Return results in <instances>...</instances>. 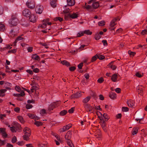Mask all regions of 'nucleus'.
<instances>
[{"mask_svg":"<svg viewBox=\"0 0 147 147\" xmlns=\"http://www.w3.org/2000/svg\"><path fill=\"white\" fill-rule=\"evenodd\" d=\"M142 86L139 85L136 87V90L138 92H141L143 91V89L142 88Z\"/></svg>","mask_w":147,"mask_h":147,"instance_id":"obj_27","label":"nucleus"},{"mask_svg":"<svg viewBox=\"0 0 147 147\" xmlns=\"http://www.w3.org/2000/svg\"><path fill=\"white\" fill-rule=\"evenodd\" d=\"M32 107V106L30 104H27L26 105V108L27 109H29Z\"/></svg>","mask_w":147,"mask_h":147,"instance_id":"obj_57","label":"nucleus"},{"mask_svg":"<svg viewBox=\"0 0 147 147\" xmlns=\"http://www.w3.org/2000/svg\"><path fill=\"white\" fill-rule=\"evenodd\" d=\"M12 84L9 83L5 82L4 83V86L7 89H10L11 87Z\"/></svg>","mask_w":147,"mask_h":147,"instance_id":"obj_13","label":"nucleus"},{"mask_svg":"<svg viewBox=\"0 0 147 147\" xmlns=\"http://www.w3.org/2000/svg\"><path fill=\"white\" fill-rule=\"evenodd\" d=\"M101 38V36L99 34H97L95 35V38L96 40H98Z\"/></svg>","mask_w":147,"mask_h":147,"instance_id":"obj_48","label":"nucleus"},{"mask_svg":"<svg viewBox=\"0 0 147 147\" xmlns=\"http://www.w3.org/2000/svg\"><path fill=\"white\" fill-rule=\"evenodd\" d=\"M55 103H53L51 104L49 106L48 109L49 110H53V109L55 107Z\"/></svg>","mask_w":147,"mask_h":147,"instance_id":"obj_31","label":"nucleus"},{"mask_svg":"<svg viewBox=\"0 0 147 147\" xmlns=\"http://www.w3.org/2000/svg\"><path fill=\"white\" fill-rule=\"evenodd\" d=\"M74 107H72L68 110V112L70 113H73L74 110Z\"/></svg>","mask_w":147,"mask_h":147,"instance_id":"obj_53","label":"nucleus"},{"mask_svg":"<svg viewBox=\"0 0 147 147\" xmlns=\"http://www.w3.org/2000/svg\"><path fill=\"white\" fill-rule=\"evenodd\" d=\"M81 92H77L75 94L71 96V98H78L81 96L80 94Z\"/></svg>","mask_w":147,"mask_h":147,"instance_id":"obj_18","label":"nucleus"},{"mask_svg":"<svg viewBox=\"0 0 147 147\" xmlns=\"http://www.w3.org/2000/svg\"><path fill=\"white\" fill-rule=\"evenodd\" d=\"M90 96H88L83 100L82 102L84 103H86L90 100Z\"/></svg>","mask_w":147,"mask_h":147,"instance_id":"obj_25","label":"nucleus"},{"mask_svg":"<svg viewBox=\"0 0 147 147\" xmlns=\"http://www.w3.org/2000/svg\"><path fill=\"white\" fill-rule=\"evenodd\" d=\"M14 111L17 113L19 112L20 111V108L19 107H16L14 108Z\"/></svg>","mask_w":147,"mask_h":147,"instance_id":"obj_63","label":"nucleus"},{"mask_svg":"<svg viewBox=\"0 0 147 147\" xmlns=\"http://www.w3.org/2000/svg\"><path fill=\"white\" fill-rule=\"evenodd\" d=\"M84 34H86L87 35H91L92 32H90L89 30H85L84 31Z\"/></svg>","mask_w":147,"mask_h":147,"instance_id":"obj_40","label":"nucleus"},{"mask_svg":"<svg viewBox=\"0 0 147 147\" xmlns=\"http://www.w3.org/2000/svg\"><path fill=\"white\" fill-rule=\"evenodd\" d=\"M28 116L30 118L33 119L34 115L33 114L28 113Z\"/></svg>","mask_w":147,"mask_h":147,"instance_id":"obj_56","label":"nucleus"},{"mask_svg":"<svg viewBox=\"0 0 147 147\" xmlns=\"http://www.w3.org/2000/svg\"><path fill=\"white\" fill-rule=\"evenodd\" d=\"M40 44L42 45L45 46V47L46 49H48L49 48L48 45L46 43L40 42Z\"/></svg>","mask_w":147,"mask_h":147,"instance_id":"obj_58","label":"nucleus"},{"mask_svg":"<svg viewBox=\"0 0 147 147\" xmlns=\"http://www.w3.org/2000/svg\"><path fill=\"white\" fill-rule=\"evenodd\" d=\"M97 56V55L96 54L92 58L91 62H94L95 61H96V60L97 58H98Z\"/></svg>","mask_w":147,"mask_h":147,"instance_id":"obj_43","label":"nucleus"},{"mask_svg":"<svg viewBox=\"0 0 147 147\" xmlns=\"http://www.w3.org/2000/svg\"><path fill=\"white\" fill-rule=\"evenodd\" d=\"M52 134L53 136H54L57 139V140L58 141L60 140V138L58 136V135L55 133L52 132Z\"/></svg>","mask_w":147,"mask_h":147,"instance_id":"obj_36","label":"nucleus"},{"mask_svg":"<svg viewBox=\"0 0 147 147\" xmlns=\"http://www.w3.org/2000/svg\"><path fill=\"white\" fill-rule=\"evenodd\" d=\"M83 66V63H81L78 65V67L80 69H81Z\"/></svg>","mask_w":147,"mask_h":147,"instance_id":"obj_62","label":"nucleus"},{"mask_svg":"<svg viewBox=\"0 0 147 147\" xmlns=\"http://www.w3.org/2000/svg\"><path fill=\"white\" fill-rule=\"evenodd\" d=\"M13 126L14 127L13 128H15V129H16V131L19 129L20 127V125L18 123H14V125Z\"/></svg>","mask_w":147,"mask_h":147,"instance_id":"obj_24","label":"nucleus"},{"mask_svg":"<svg viewBox=\"0 0 147 147\" xmlns=\"http://www.w3.org/2000/svg\"><path fill=\"white\" fill-rule=\"evenodd\" d=\"M9 22L11 26H16L19 22L17 15L16 14L13 15Z\"/></svg>","mask_w":147,"mask_h":147,"instance_id":"obj_1","label":"nucleus"},{"mask_svg":"<svg viewBox=\"0 0 147 147\" xmlns=\"http://www.w3.org/2000/svg\"><path fill=\"white\" fill-rule=\"evenodd\" d=\"M71 127V125L69 124L66 126H64L62 128H60L59 130L60 132H63L68 130Z\"/></svg>","mask_w":147,"mask_h":147,"instance_id":"obj_6","label":"nucleus"},{"mask_svg":"<svg viewBox=\"0 0 147 147\" xmlns=\"http://www.w3.org/2000/svg\"><path fill=\"white\" fill-rule=\"evenodd\" d=\"M117 75L116 74H113L111 78V80L113 82H116L117 81Z\"/></svg>","mask_w":147,"mask_h":147,"instance_id":"obj_20","label":"nucleus"},{"mask_svg":"<svg viewBox=\"0 0 147 147\" xmlns=\"http://www.w3.org/2000/svg\"><path fill=\"white\" fill-rule=\"evenodd\" d=\"M66 142L67 144L69 145L70 147H74L70 139L66 140Z\"/></svg>","mask_w":147,"mask_h":147,"instance_id":"obj_29","label":"nucleus"},{"mask_svg":"<svg viewBox=\"0 0 147 147\" xmlns=\"http://www.w3.org/2000/svg\"><path fill=\"white\" fill-rule=\"evenodd\" d=\"M109 96L112 99H115L116 98V94L115 93L111 92L110 93Z\"/></svg>","mask_w":147,"mask_h":147,"instance_id":"obj_21","label":"nucleus"},{"mask_svg":"<svg viewBox=\"0 0 147 147\" xmlns=\"http://www.w3.org/2000/svg\"><path fill=\"white\" fill-rule=\"evenodd\" d=\"M43 10V7L40 5H37L35 8V10L37 13L41 14Z\"/></svg>","mask_w":147,"mask_h":147,"instance_id":"obj_5","label":"nucleus"},{"mask_svg":"<svg viewBox=\"0 0 147 147\" xmlns=\"http://www.w3.org/2000/svg\"><path fill=\"white\" fill-rule=\"evenodd\" d=\"M17 141V138L16 137L14 136L12 139V142L13 143H15Z\"/></svg>","mask_w":147,"mask_h":147,"instance_id":"obj_52","label":"nucleus"},{"mask_svg":"<svg viewBox=\"0 0 147 147\" xmlns=\"http://www.w3.org/2000/svg\"><path fill=\"white\" fill-rule=\"evenodd\" d=\"M83 7L84 9H85L88 10L91 8V6L87 4L86 3H84L83 5Z\"/></svg>","mask_w":147,"mask_h":147,"instance_id":"obj_19","label":"nucleus"},{"mask_svg":"<svg viewBox=\"0 0 147 147\" xmlns=\"http://www.w3.org/2000/svg\"><path fill=\"white\" fill-rule=\"evenodd\" d=\"M34 124L38 127L42 125V122L35 121Z\"/></svg>","mask_w":147,"mask_h":147,"instance_id":"obj_35","label":"nucleus"},{"mask_svg":"<svg viewBox=\"0 0 147 147\" xmlns=\"http://www.w3.org/2000/svg\"><path fill=\"white\" fill-rule=\"evenodd\" d=\"M7 90L5 89H2L0 90V96L3 97L5 95V93Z\"/></svg>","mask_w":147,"mask_h":147,"instance_id":"obj_28","label":"nucleus"},{"mask_svg":"<svg viewBox=\"0 0 147 147\" xmlns=\"http://www.w3.org/2000/svg\"><path fill=\"white\" fill-rule=\"evenodd\" d=\"M67 4L70 6H72L75 3V0H67Z\"/></svg>","mask_w":147,"mask_h":147,"instance_id":"obj_14","label":"nucleus"},{"mask_svg":"<svg viewBox=\"0 0 147 147\" xmlns=\"http://www.w3.org/2000/svg\"><path fill=\"white\" fill-rule=\"evenodd\" d=\"M105 24V22L104 20H102L99 22L98 23V25L99 26H102Z\"/></svg>","mask_w":147,"mask_h":147,"instance_id":"obj_34","label":"nucleus"},{"mask_svg":"<svg viewBox=\"0 0 147 147\" xmlns=\"http://www.w3.org/2000/svg\"><path fill=\"white\" fill-rule=\"evenodd\" d=\"M5 29V26L4 24L1 23H0V30L3 31Z\"/></svg>","mask_w":147,"mask_h":147,"instance_id":"obj_32","label":"nucleus"},{"mask_svg":"<svg viewBox=\"0 0 147 147\" xmlns=\"http://www.w3.org/2000/svg\"><path fill=\"white\" fill-rule=\"evenodd\" d=\"M127 104L129 107L133 108L135 105V102L133 100H129L127 101Z\"/></svg>","mask_w":147,"mask_h":147,"instance_id":"obj_9","label":"nucleus"},{"mask_svg":"<svg viewBox=\"0 0 147 147\" xmlns=\"http://www.w3.org/2000/svg\"><path fill=\"white\" fill-rule=\"evenodd\" d=\"M49 20L48 19L43 20L42 22V24L40 25L38 27L45 28L46 27L47 24L49 25H51L52 24V23L51 22H49Z\"/></svg>","mask_w":147,"mask_h":147,"instance_id":"obj_2","label":"nucleus"},{"mask_svg":"<svg viewBox=\"0 0 147 147\" xmlns=\"http://www.w3.org/2000/svg\"><path fill=\"white\" fill-rule=\"evenodd\" d=\"M138 131V129L136 127L134 128L132 131V134L133 135L136 134H137Z\"/></svg>","mask_w":147,"mask_h":147,"instance_id":"obj_33","label":"nucleus"},{"mask_svg":"<svg viewBox=\"0 0 147 147\" xmlns=\"http://www.w3.org/2000/svg\"><path fill=\"white\" fill-rule=\"evenodd\" d=\"M30 136V135L24 134V135L23 136V138L24 140L28 141L29 140V137Z\"/></svg>","mask_w":147,"mask_h":147,"instance_id":"obj_23","label":"nucleus"},{"mask_svg":"<svg viewBox=\"0 0 147 147\" xmlns=\"http://www.w3.org/2000/svg\"><path fill=\"white\" fill-rule=\"evenodd\" d=\"M38 88L36 86H33L32 87V88L31 89V90L32 92H33L34 90L36 91L37 90Z\"/></svg>","mask_w":147,"mask_h":147,"instance_id":"obj_54","label":"nucleus"},{"mask_svg":"<svg viewBox=\"0 0 147 147\" xmlns=\"http://www.w3.org/2000/svg\"><path fill=\"white\" fill-rule=\"evenodd\" d=\"M57 0H50V4L51 6L53 7H55L56 6Z\"/></svg>","mask_w":147,"mask_h":147,"instance_id":"obj_15","label":"nucleus"},{"mask_svg":"<svg viewBox=\"0 0 147 147\" xmlns=\"http://www.w3.org/2000/svg\"><path fill=\"white\" fill-rule=\"evenodd\" d=\"M39 147H47V145L44 144L40 143L39 144Z\"/></svg>","mask_w":147,"mask_h":147,"instance_id":"obj_60","label":"nucleus"},{"mask_svg":"<svg viewBox=\"0 0 147 147\" xmlns=\"http://www.w3.org/2000/svg\"><path fill=\"white\" fill-rule=\"evenodd\" d=\"M128 53L129 54V55L131 56H134L136 54V53L131 51H128Z\"/></svg>","mask_w":147,"mask_h":147,"instance_id":"obj_47","label":"nucleus"},{"mask_svg":"<svg viewBox=\"0 0 147 147\" xmlns=\"http://www.w3.org/2000/svg\"><path fill=\"white\" fill-rule=\"evenodd\" d=\"M46 113V110L44 109H42L40 111V114L42 115H43L45 114Z\"/></svg>","mask_w":147,"mask_h":147,"instance_id":"obj_55","label":"nucleus"},{"mask_svg":"<svg viewBox=\"0 0 147 147\" xmlns=\"http://www.w3.org/2000/svg\"><path fill=\"white\" fill-rule=\"evenodd\" d=\"M78 13H74L72 14H69V17L72 19L76 18L78 17Z\"/></svg>","mask_w":147,"mask_h":147,"instance_id":"obj_16","label":"nucleus"},{"mask_svg":"<svg viewBox=\"0 0 147 147\" xmlns=\"http://www.w3.org/2000/svg\"><path fill=\"white\" fill-rule=\"evenodd\" d=\"M63 19L60 18V17H56L54 19V20H55V21H58V20H59V21L60 22H61L63 20Z\"/></svg>","mask_w":147,"mask_h":147,"instance_id":"obj_46","label":"nucleus"},{"mask_svg":"<svg viewBox=\"0 0 147 147\" xmlns=\"http://www.w3.org/2000/svg\"><path fill=\"white\" fill-rule=\"evenodd\" d=\"M61 63L63 65H65L66 66H68L70 65L69 63L65 60H64L61 61Z\"/></svg>","mask_w":147,"mask_h":147,"instance_id":"obj_30","label":"nucleus"},{"mask_svg":"<svg viewBox=\"0 0 147 147\" xmlns=\"http://www.w3.org/2000/svg\"><path fill=\"white\" fill-rule=\"evenodd\" d=\"M103 117L104 118L105 121H107L109 119V117L106 113H104Z\"/></svg>","mask_w":147,"mask_h":147,"instance_id":"obj_37","label":"nucleus"},{"mask_svg":"<svg viewBox=\"0 0 147 147\" xmlns=\"http://www.w3.org/2000/svg\"><path fill=\"white\" fill-rule=\"evenodd\" d=\"M104 79L102 78H99L97 80L98 82L100 83H102Z\"/></svg>","mask_w":147,"mask_h":147,"instance_id":"obj_50","label":"nucleus"},{"mask_svg":"<svg viewBox=\"0 0 147 147\" xmlns=\"http://www.w3.org/2000/svg\"><path fill=\"white\" fill-rule=\"evenodd\" d=\"M8 127H9L11 131L12 132H16V129H15V128H13L14 127H13V126L11 127L10 125H8Z\"/></svg>","mask_w":147,"mask_h":147,"instance_id":"obj_45","label":"nucleus"},{"mask_svg":"<svg viewBox=\"0 0 147 147\" xmlns=\"http://www.w3.org/2000/svg\"><path fill=\"white\" fill-rule=\"evenodd\" d=\"M24 134L31 135V130L28 127H25L24 129Z\"/></svg>","mask_w":147,"mask_h":147,"instance_id":"obj_12","label":"nucleus"},{"mask_svg":"<svg viewBox=\"0 0 147 147\" xmlns=\"http://www.w3.org/2000/svg\"><path fill=\"white\" fill-rule=\"evenodd\" d=\"M17 118L21 123H23L24 122V120L23 117L22 116H18L17 117Z\"/></svg>","mask_w":147,"mask_h":147,"instance_id":"obj_41","label":"nucleus"},{"mask_svg":"<svg viewBox=\"0 0 147 147\" xmlns=\"http://www.w3.org/2000/svg\"><path fill=\"white\" fill-rule=\"evenodd\" d=\"M33 48L32 47H29L27 48V50L28 52H31L32 51Z\"/></svg>","mask_w":147,"mask_h":147,"instance_id":"obj_59","label":"nucleus"},{"mask_svg":"<svg viewBox=\"0 0 147 147\" xmlns=\"http://www.w3.org/2000/svg\"><path fill=\"white\" fill-rule=\"evenodd\" d=\"M128 108L126 107H123L122 108V110L123 111H128Z\"/></svg>","mask_w":147,"mask_h":147,"instance_id":"obj_51","label":"nucleus"},{"mask_svg":"<svg viewBox=\"0 0 147 147\" xmlns=\"http://www.w3.org/2000/svg\"><path fill=\"white\" fill-rule=\"evenodd\" d=\"M135 75L138 77L141 78L143 76V74L142 73L137 72L136 73Z\"/></svg>","mask_w":147,"mask_h":147,"instance_id":"obj_26","label":"nucleus"},{"mask_svg":"<svg viewBox=\"0 0 147 147\" xmlns=\"http://www.w3.org/2000/svg\"><path fill=\"white\" fill-rule=\"evenodd\" d=\"M84 34V32L81 31L77 34V37H80V36L83 35Z\"/></svg>","mask_w":147,"mask_h":147,"instance_id":"obj_44","label":"nucleus"},{"mask_svg":"<svg viewBox=\"0 0 147 147\" xmlns=\"http://www.w3.org/2000/svg\"><path fill=\"white\" fill-rule=\"evenodd\" d=\"M67 113V111H66L65 110H63L60 112V114L61 115L63 116L65 115Z\"/></svg>","mask_w":147,"mask_h":147,"instance_id":"obj_42","label":"nucleus"},{"mask_svg":"<svg viewBox=\"0 0 147 147\" xmlns=\"http://www.w3.org/2000/svg\"><path fill=\"white\" fill-rule=\"evenodd\" d=\"M147 32V30H144L142 31L141 32V34L142 35H144L146 34Z\"/></svg>","mask_w":147,"mask_h":147,"instance_id":"obj_64","label":"nucleus"},{"mask_svg":"<svg viewBox=\"0 0 147 147\" xmlns=\"http://www.w3.org/2000/svg\"><path fill=\"white\" fill-rule=\"evenodd\" d=\"M32 59L36 61H39L40 60V58L37 54H33L31 57Z\"/></svg>","mask_w":147,"mask_h":147,"instance_id":"obj_8","label":"nucleus"},{"mask_svg":"<svg viewBox=\"0 0 147 147\" xmlns=\"http://www.w3.org/2000/svg\"><path fill=\"white\" fill-rule=\"evenodd\" d=\"M15 89L18 92H20L21 93V91H22V90H21L20 88L18 86H16L15 88Z\"/></svg>","mask_w":147,"mask_h":147,"instance_id":"obj_38","label":"nucleus"},{"mask_svg":"<svg viewBox=\"0 0 147 147\" xmlns=\"http://www.w3.org/2000/svg\"><path fill=\"white\" fill-rule=\"evenodd\" d=\"M114 62V61H112L108 65L109 67L113 70H115L116 68V67L115 65H113V63Z\"/></svg>","mask_w":147,"mask_h":147,"instance_id":"obj_17","label":"nucleus"},{"mask_svg":"<svg viewBox=\"0 0 147 147\" xmlns=\"http://www.w3.org/2000/svg\"><path fill=\"white\" fill-rule=\"evenodd\" d=\"M23 39V38H22L20 36H18V37H17L16 40L14 42V45H16V43H17L18 41L22 40Z\"/></svg>","mask_w":147,"mask_h":147,"instance_id":"obj_39","label":"nucleus"},{"mask_svg":"<svg viewBox=\"0 0 147 147\" xmlns=\"http://www.w3.org/2000/svg\"><path fill=\"white\" fill-rule=\"evenodd\" d=\"M96 1V0H90L88 2V3L90 4L92 3V7L94 9L97 8L99 6V4Z\"/></svg>","mask_w":147,"mask_h":147,"instance_id":"obj_3","label":"nucleus"},{"mask_svg":"<svg viewBox=\"0 0 147 147\" xmlns=\"http://www.w3.org/2000/svg\"><path fill=\"white\" fill-rule=\"evenodd\" d=\"M25 95L24 91H21V93L20 94H14L13 95L15 96H23Z\"/></svg>","mask_w":147,"mask_h":147,"instance_id":"obj_22","label":"nucleus"},{"mask_svg":"<svg viewBox=\"0 0 147 147\" xmlns=\"http://www.w3.org/2000/svg\"><path fill=\"white\" fill-rule=\"evenodd\" d=\"M5 128H1L0 129V133H1L2 134L4 133L5 131Z\"/></svg>","mask_w":147,"mask_h":147,"instance_id":"obj_61","label":"nucleus"},{"mask_svg":"<svg viewBox=\"0 0 147 147\" xmlns=\"http://www.w3.org/2000/svg\"><path fill=\"white\" fill-rule=\"evenodd\" d=\"M71 132L70 131L67 132L65 136V139L66 140L70 139L71 137Z\"/></svg>","mask_w":147,"mask_h":147,"instance_id":"obj_11","label":"nucleus"},{"mask_svg":"<svg viewBox=\"0 0 147 147\" xmlns=\"http://www.w3.org/2000/svg\"><path fill=\"white\" fill-rule=\"evenodd\" d=\"M97 57L100 60H102L105 58L104 56L102 55H98Z\"/></svg>","mask_w":147,"mask_h":147,"instance_id":"obj_49","label":"nucleus"},{"mask_svg":"<svg viewBox=\"0 0 147 147\" xmlns=\"http://www.w3.org/2000/svg\"><path fill=\"white\" fill-rule=\"evenodd\" d=\"M26 5L30 8H33L35 7V3L32 0H28L26 3Z\"/></svg>","mask_w":147,"mask_h":147,"instance_id":"obj_4","label":"nucleus"},{"mask_svg":"<svg viewBox=\"0 0 147 147\" xmlns=\"http://www.w3.org/2000/svg\"><path fill=\"white\" fill-rule=\"evenodd\" d=\"M37 18L35 15L32 14L30 15L29 18V20L32 22H36Z\"/></svg>","mask_w":147,"mask_h":147,"instance_id":"obj_10","label":"nucleus"},{"mask_svg":"<svg viewBox=\"0 0 147 147\" xmlns=\"http://www.w3.org/2000/svg\"><path fill=\"white\" fill-rule=\"evenodd\" d=\"M31 12L27 9H25L22 11V14L23 16L26 17H28L31 14Z\"/></svg>","mask_w":147,"mask_h":147,"instance_id":"obj_7","label":"nucleus"}]
</instances>
